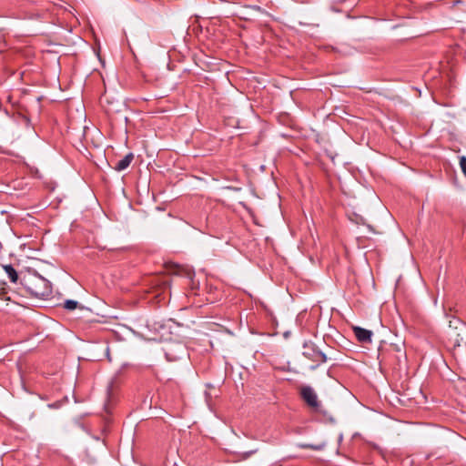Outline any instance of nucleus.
<instances>
[{
	"mask_svg": "<svg viewBox=\"0 0 466 466\" xmlns=\"http://www.w3.org/2000/svg\"><path fill=\"white\" fill-rule=\"evenodd\" d=\"M300 397L312 411L322 415L327 420L334 421L332 416L324 409L318 399V395L314 389L310 386H302L300 388Z\"/></svg>",
	"mask_w": 466,
	"mask_h": 466,
	"instance_id": "obj_1",
	"label": "nucleus"
},
{
	"mask_svg": "<svg viewBox=\"0 0 466 466\" xmlns=\"http://www.w3.org/2000/svg\"><path fill=\"white\" fill-rule=\"evenodd\" d=\"M24 285L30 294L37 299H46L52 293L50 282L40 275L34 276Z\"/></svg>",
	"mask_w": 466,
	"mask_h": 466,
	"instance_id": "obj_2",
	"label": "nucleus"
},
{
	"mask_svg": "<svg viewBox=\"0 0 466 466\" xmlns=\"http://www.w3.org/2000/svg\"><path fill=\"white\" fill-rule=\"evenodd\" d=\"M302 355L316 363L310 367L311 370L317 369L320 364L325 363L328 360L326 354L322 352L315 343L310 341L303 344Z\"/></svg>",
	"mask_w": 466,
	"mask_h": 466,
	"instance_id": "obj_3",
	"label": "nucleus"
},
{
	"mask_svg": "<svg viewBox=\"0 0 466 466\" xmlns=\"http://www.w3.org/2000/svg\"><path fill=\"white\" fill-rule=\"evenodd\" d=\"M353 332L357 339L361 343H370L371 342L372 331L360 328L354 327Z\"/></svg>",
	"mask_w": 466,
	"mask_h": 466,
	"instance_id": "obj_4",
	"label": "nucleus"
},
{
	"mask_svg": "<svg viewBox=\"0 0 466 466\" xmlns=\"http://www.w3.org/2000/svg\"><path fill=\"white\" fill-rule=\"evenodd\" d=\"M133 159H134V154L128 153L122 159H120L119 161H117L116 163L114 169L118 172H121V171L127 169L129 167V165L131 164V162L133 161Z\"/></svg>",
	"mask_w": 466,
	"mask_h": 466,
	"instance_id": "obj_5",
	"label": "nucleus"
},
{
	"mask_svg": "<svg viewBox=\"0 0 466 466\" xmlns=\"http://www.w3.org/2000/svg\"><path fill=\"white\" fill-rule=\"evenodd\" d=\"M177 348L178 349V353L180 354H175L171 348H167L165 351L166 358L168 361H175L179 359H181L182 355L185 353V348L182 345H177Z\"/></svg>",
	"mask_w": 466,
	"mask_h": 466,
	"instance_id": "obj_6",
	"label": "nucleus"
},
{
	"mask_svg": "<svg viewBox=\"0 0 466 466\" xmlns=\"http://www.w3.org/2000/svg\"><path fill=\"white\" fill-rule=\"evenodd\" d=\"M3 269L7 274L10 281L12 283H16L18 280V274L17 271L15 269V268L11 265H2Z\"/></svg>",
	"mask_w": 466,
	"mask_h": 466,
	"instance_id": "obj_7",
	"label": "nucleus"
},
{
	"mask_svg": "<svg viewBox=\"0 0 466 466\" xmlns=\"http://www.w3.org/2000/svg\"><path fill=\"white\" fill-rule=\"evenodd\" d=\"M298 447L300 449H309L313 451H322L326 447L325 442L318 443V444H310V443H299Z\"/></svg>",
	"mask_w": 466,
	"mask_h": 466,
	"instance_id": "obj_8",
	"label": "nucleus"
},
{
	"mask_svg": "<svg viewBox=\"0 0 466 466\" xmlns=\"http://www.w3.org/2000/svg\"><path fill=\"white\" fill-rule=\"evenodd\" d=\"M78 302L72 299H67L64 302V308L67 310H74L77 308Z\"/></svg>",
	"mask_w": 466,
	"mask_h": 466,
	"instance_id": "obj_9",
	"label": "nucleus"
},
{
	"mask_svg": "<svg viewBox=\"0 0 466 466\" xmlns=\"http://www.w3.org/2000/svg\"><path fill=\"white\" fill-rule=\"evenodd\" d=\"M460 167L461 168L462 173L466 177V157L465 156L460 157Z\"/></svg>",
	"mask_w": 466,
	"mask_h": 466,
	"instance_id": "obj_10",
	"label": "nucleus"
},
{
	"mask_svg": "<svg viewBox=\"0 0 466 466\" xmlns=\"http://www.w3.org/2000/svg\"><path fill=\"white\" fill-rule=\"evenodd\" d=\"M258 450H252V451H247L243 454V458L244 459H248V457H250L252 454L256 453Z\"/></svg>",
	"mask_w": 466,
	"mask_h": 466,
	"instance_id": "obj_11",
	"label": "nucleus"
}]
</instances>
